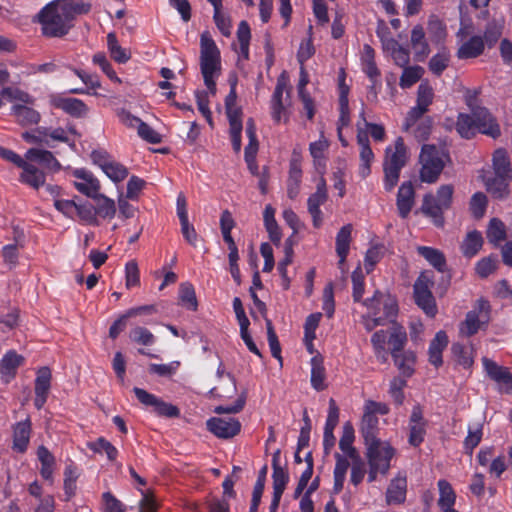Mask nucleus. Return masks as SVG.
Instances as JSON below:
<instances>
[{"mask_svg":"<svg viewBox=\"0 0 512 512\" xmlns=\"http://www.w3.org/2000/svg\"><path fill=\"white\" fill-rule=\"evenodd\" d=\"M91 4L83 0H53L37 14L41 33L47 38H62L74 27L78 15L88 14Z\"/></svg>","mask_w":512,"mask_h":512,"instance_id":"f257e3e1","label":"nucleus"},{"mask_svg":"<svg viewBox=\"0 0 512 512\" xmlns=\"http://www.w3.org/2000/svg\"><path fill=\"white\" fill-rule=\"evenodd\" d=\"M450 161L449 151L445 147L424 144L419 155L420 180L428 184L437 182L446 164Z\"/></svg>","mask_w":512,"mask_h":512,"instance_id":"f03ea898","label":"nucleus"},{"mask_svg":"<svg viewBox=\"0 0 512 512\" xmlns=\"http://www.w3.org/2000/svg\"><path fill=\"white\" fill-rule=\"evenodd\" d=\"M454 188L451 184L441 185L436 195L425 194L420 208L421 213L430 218L432 223L442 228L445 223L444 211L448 210L452 205Z\"/></svg>","mask_w":512,"mask_h":512,"instance_id":"7ed1b4c3","label":"nucleus"},{"mask_svg":"<svg viewBox=\"0 0 512 512\" xmlns=\"http://www.w3.org/2000/svg\"><path fill=\"white\" fill-rule=\"evenodd\" d=\"M434 286V272L422 271L413 285V297L416 305L423 310L428 317H435L438 312L435 298L431 288Z\"/></svg>","mask_w":512,"mask_h":512,"instance_id":"20e7f679","label":"nucleus"},{"mask_svg":"<svg viewBox=\"0 0 512 512\" xmlns=\"http://www.w3.org/2000/svg\"><path fill=\"white\" fill-rule=\"evenodd\" d=\"M490 302L481 297L474 308L467 312L465 320L460 325V333L466 337L474 336L479 330L486 328L490 321Z\"/></svg>","mask_w":512,"mask_h":512,"instance_id":"39448f33","label":"nucleus"},{"mask_svg":"<svg viewBox=\"0 0 512 512\" xmlns=\"http://www.w3.org/2000/svg\"><path fill=\"white\" fill-rule=\"evenodd\" d=\"M200 48L201 73L217 74L221 69L220 51L208 32L201 34Z\"/></svg>","mask_w":512,"mask_h":512,"instance_id":"423d86ee","label":"nucleus"},{"mask_svg":"<svg viewBox=\"0 0 512 512\" xmlns=\"http://www.w3.org/2000/svg\"><path fill=\"white\" fill-rule=\"evenodd\" d=\"M417 253L422 256L438 272L442 273L441 280L437 289L439 290V293L443 295L451 283V274L447 269V262L444 253L439 249L429 246H418Z\"/></svg>","mask_w":512,"mask_h":512,"instance_id":"0eeeda50","label":"nucleus"},{"mask_svg":"<svg viewBox=\"0 0 512 512\" xmlns=\"http://www.w3.org/2000/svg\"><path fill=\"white\" fill-rule=\"evenodd\" d=\"M362 304L371 311H379L384 324L397 323L395 318L398 313L397 301L380 291H375L373 296L362 301Z\"/></svg>","mask_w":512,"mask_h":512,"instance_id":"6e6552de","label":"nucleus"},{"mask_svg":"<svg viewBox=\"0 0 512 512\" xmlns=\"http://www.w3.org/2000/svg\"><path fill=\"white\" fill-rule=\"evenodd\" d=\"M286 92L287 99L290 98L289 77L286 71H283L277 78L276 86L270 100L271 117L275 123L288 121L287 108L283 102V94Z\"/></svg>","mask_w":512,"mask_h":512,"instance_id":"1a4fd4ad","label":"nucleus"},{"mask_svg":"<svg viewBox=\"0 0 512 512\" xmlns=\"http://www.w3.org/2000/svg\"><path fill=\"white\" fill-rule=\"evenodd\" d=\"M428 421L424 418L422 406L417 403L413 406L408 420V443L412 447H419L425 440Z\"/></svg>","mask_w":512,"mask_h":512,"instance_id":"9d476101","label":"nucleus"},{"mask_svg":"<svg viewBox=\"0 0 512 512\" xmlns=\"http://www.w3.org/2000/svg\"><path fill=\"white\" fill-rule=\"evenodd\" d=\"M328 197L326 179L319 177L316 191L307 199V210L312 218L313 227L316 229L320 228L323 224L324 217L320 207L327 202Z\"/></svg>","mask_w":512,"mask_h":512,"instance_id":"9b49d317","label":"nucleus"},{"mask_svg":"<svg viewBox=\"0 0 512 512\" xmlns=\"http://www.w3.org/2000/svg\"><path fill=\"white\" fill-rule=\"evenodd\" d=\"M133 392L141 404L146 407H152L153 411L158 416L175 418L180 415V410L177 406L163 401L161 398L142 388L134 387Z\"/></svg>","mask_w":512,"mask_h":512,"instance_id":"f8f14e48","label":"nucleus"},{"mask_svg":"<svg viewBox=\"0 0 512 512\" xmlns=\"http://www.w3.org/2000/svg\"><path fill=\"white\" fill-rule=\"evenodd\" d=\"M366 447L369 466L382 469V474H386L395 453L394 448L388 443H382L381 441Z\"/></svg>","mask_w":512,"mask_h":512,"instance_id":"ddd939ff","label":"nucleus"},{"mask_svg":"<svg viewBox=\"0 0 512 512\" xmlns=\"http://www.w3.org/2000/svg\"><path fill=\"white\" fill-rule=\"evenodd\" d=\"M207 430L220 439H230L241 431V423L233 417H212L206 422Z\"/></svg>","mask_w":512,"mask_h":512,"instance_id":"4468645a","label":"nucleus"},{"mask_svg":"<svg viewBox=\"0 0 512 512\" xmlns=\"http://www.w3.org/2000/svg\"><path fill=\"white\" fill-rule=\"evenodd\" d=\"M482 365L489 379L505 386V392L512 394V373L507 367L501 366L487 357L482 358Z\"/></svg>","mask_w":512,"mask_h":512,"instance_id":"2eb2a0df","label":"nucleus"},{"mask_svg":"<svg viewBox=\"0 0 512 512\" xmlns=\"http://www.w3.org/2000/svg\"><path fill=\"white\" fill-rule=\"evenodd\" d=\"M473 116L479 133L488 135L494 139L500 136V126L488 109L478 107L473 110Z\"/></svg>","mask_w":512,"mask_h":512,"instance_id":"dca6fc26","label":"nucleus"},{"mask_svg":"<svg viewBox=\"0 0 512 512\" xmlns=\"http://www.w3.org/2000/svg\"><path fill=\"white\" fill-rule=\"evenodd\" d=\"M51 387V371L48 367L38 370L35 379V399L34 406L40 410L47 401L48 393Z\"/></svg>","mask_w":512,"mask_h":512,"instance_id":"f3484780","label":"nucleus"},{"mask_svg":"<svg viewBox=\"0 0 512 512\" xmlns=\"http://www.w3.org/2000/svg\"><path fill=\"white\" fill-rule=\"evenodd\" d=\"M52 105L57 108L63 110L68 115L74 118H81L86 116L88 112V107L78 98H66L61 96H53L51 98Z\"/></svg>","mask_w":512,"mask_h":512,"instance_id":"a211bd4d","label":"nucleus"},{"mask_svg":"<svg viewBox=\"0 0 512 512\" xmlns=\"http://www.w3.org/2000/svg\"><path fill=\"white\" fill-rule=\"evenodd\" d=\"M32 431L30 418L17 422L13 426V444L12 449L17 453H25L28 449Z\"/></svg>","mask_w":512,"mask_h":512,"instance_id":"6ab92c4d","label":"nucleus"},{"mask_svg":"<svg viewBox=\"0 0 512 512\" xmlns=\"http://www.w3.org/2000/svg\"><path fill=\"white\" fill-rule=\"evenodd\" d=\"M415 203V190L411 181L403 182L398 190L396 205L399 216L405 219L409 216Z\"/></svg>","mask_w":512,"mask_h":512,"instance_id":"aec40b11","label":"nucleus"},{"mask_svg":"<svg viewBox=\"0 0 512 512\" xmlns=\"http://www.w3.org/2000/svg\"><path fill=\"white\" fill-rule=\"evenodd\" d=\"M73 175L77 179L83 180V182H75V188L82 194L96 198L100 189L99 181L93 176V174L85 169H76Z\"/></svg>","mask_w":512,"mask_h":512,"instance_id":"412c9836","label":"nucleus"},{"mask_svg":"<svg viewBox=\"0 0 512 512\" xmlns=\"http://www.w3.org/2000/svg\"><path fill=\"white\" fill-rule=\"evenodd\" d=\"M486 190L495 199H505L509 193V185L512 178L503 175L487 176L483 179Z\"/></svg>","mask_w":512,"mask_h":512,"instance_id":"4be33fe9","label":"nucleus"},{"mask_svg":"<svg viewBox=\"0 0 512 512\" xmlns=\"http://www.w3.org/2000/svg\"><path fill=\"white\" fill-rule=\"evenodd\" d=\"M390 151V147L386 148V157L383 166L402 170V168L406 165L408 160L407 149L402 137H398L396 139L394 151L391 154H389Z\"/></svg>","mask_w":512,"mask_h":512,"instance_id":"5701e85b","label":"nucleus"},{"mask_svg":"<svg viewBox=\"0 0 512 512\" xmlns=\"http://www.w3.org/2000/svg\"><path fill=\"white\" fill-rule=\"evenodd\" d=\"M449 340L445 331L440 330L431 340L428 348L429 362L435 368H439L443 364L442 353L448 346Z\"/></svg>","mask_w":512,"mask_h":512,"instance_id":"b1692460","label":"nucleus"},{"mask_svg":"<svg viewBox=\"0 0 512 512\" xmlns=\"http://www.w3.org/2000/svg\"><path fill=\"white\" fill-rule=\"evenodd\" d=\"M37 458L41 464L40 468V475L41 477L49 482L50 484H53L54 482V470L56 466V458L55 456L49 451V449L44 446L40 445L37 448Z\"/></svg>","mask_w":512,"mask_h":512,"instance_id":"393cba45","label":"nucleus"},{"mask_svg":"<svg viewBox=\"0 0 512 512\" xmlns=\"http://www.w3.org/2000/svg\"><path fill=\"white\" fill-rule=\"evenodd\" d=\"M407 479L406 477H395L391 480L386 490V502L388 505H400L406 500Z\"/></svg>","mask_w":512,"mask_h":512,"instance_id":"a878e982","label":"nucleus"},{"mask_svg":"<svg viewBox=\"0 0 512 512\" xmlns=\"http://www.w3.org/2000/svg\"><path fill=\"white\" fill-rule=\"evenodd\" d=\"M25 358L15 350L7 351L0 361V374L8 382L16 376L18 368L23 365Z\"/></svg>","mask_w":512,"mask_h":512,"instance_id":"bb28decb","label":"nucleus"},{"mask_svg":"<svg viewBox=\"0 0 512 512\" xmlns=\"http://www.w3.org/2000/svg\"><path fill=\"white\" fill-rule=\"evenodd\" d=\"M11 115L15 117L19 125L24 127L37 125L41 119L40 113L27 104H14L11 107Z\"/></svg>","mask_w":512,"mask_h":512,"instance_id":"cd10ccee","label":"nucleus"},{"mask_svg":"<svg viewBox=\"0 0 512 512\" xmlns=\"http://www.w3.org/2000/svg\"><path fill=\"white\" fill-rule=\"evenodd\" d=\"M245 131L248 138V144L244 149V159L246 164L251 166L254 164V158H256L259 149L257 127L253 118L247 119Z\"/></svg>","mask_w":512,"mask_h":512,"instance_id":"c85d7f7f","label":"nucleus"},{"mask_svg":"<svg viewBox=\"0 0 512 512\" xmlns=\"http://www.w3.org/2000/svg\"><path fill=\"white\" fill-rule=\"evenodd\" d=\"M378 424L379 420L377 416L363 414L361 419L360 433L364 439V443L366 446L373 444L375 445L376 442L381 441L378 437Z\"/></svg>","mask_w":512,"mask_h":512,"instance_id":"c756f323","label":"nucleus"},{"mask_svg":"<svg viewBox=\"0 0 512 512\" xmlns=\"http://www.w3.org/2000/svg\"><path fill=\"white\" fill-rule=\"evenodd\" d=\"M388 344L392 358L405 351L404 347L407 344V332L403 326L394 323L390 327Z\"/></svg>","mask_w":512,"mask_h":512,"instance_id":"7c9ffc66","label":"nucleus"},{"mask_svg":"<svg viewBox=\"0 0 512 512\" xmlns=\"http://www.w3.org/2000/svg\"><path fill=\"white\" fill-rule=\"evenodd\" d=\"M411 46L417 61H423L430 53L423 26L416 25L411 31Z\"/></svg>","mask_w":512,"mask_h":512,"instance_id":"2f4dec72","label":"nucleus"},{"mask_svg":"<svg viewBox=\"0 0 512 512\" xmlns=\"http://www.w3.org/2000/svg\"><path fill=\"white\" fill-rule=\"evenodd\" d=\"M485 49V42L481 36L475 35L465 41L457 50L458 59H472L480 56Z\"/></svg>","mask_w":512,"mask_h":512,"instance_id":"473e14b6","label":"nucleus"},{"mask_svg":"<svg viewBox=\"0 0 512 512\" xmlns=\"http://www.w3.org/2000/svg\"><path fill=\"white\" fill-rule=\"evenodd\" d=\"M25 157L27 160L37 162L52 171H58L61 168L59 161L55 158L53 153L48 150L30 148L26 152Z\"/></svg>","mask_w":512,"mask_h":512,"instance_id":"72a5a7b5","label":"nucleus"},{"mask_svg":"<svg viewBox=\"0 0 512 512\" xmlns=\"http://www.w3.org/2000/svg\"><path fill=\"white\" fill-rule=\"evenodd\" d=\"M355 440V431L351 422H345L342 427V435L339 441L340 450L349 458L357 459L359 453L353 446Z\"/></svg>","mask_w":512,"mask_h":512,"instance_id":"f704fd0d","label":"nucleus"},{"mask_svg":"<svg viewBox=\"0 0 512 512\" xmlns=\"http://www.w3.org/2000/svg\"><path fill=\"white\" fill-rule=\"evenodd\" d=\"M301 179V163L297 159H292L289 165V176L287 181V196L291 200H294L300 192Z\"/></svg>","mask_w":512,"mask_h":512,"instance_id":"c9c22d12","label":"nucleus"},{"mask_svg":"<svg viewBox=\"0 0 512 512\" xmlns=\"http://www.w3.org/2000/svg\"><path fill=\"white\" fill-rule=\"evenodd\" d=\"M483 243L484 240L480 231H470L461 244V252L465 257L472 258L481 250Z\"/></svg>","mask_w":512,"mask_h":512,"instance_id":"e433bc0d","label":"nucleus"},{"mask_svg":"<svg viewBox=\"0 0 512 512\" xmlns=\"http://www.w3.org/2000/svg\"><path fill=\"white\" fill-rule=\"evenodd\" d=\"M45 179L46 177L44 172L39 170L33 164L27 163L26 166L22 168L20 181L24 184H27L35 189H39L45 184Z\"/></svg>","mask_w":512,"mask_h":512,"instance_id":"4c0bfd02","label":"nucleus"},{"mask_svg":"<svg viewBox=\"0 0 512 512\" xmlns=\"http://www.w3.org/2000/svg\"><path fill=\"white\" fill-rule=\"evenodd\" d=\"M393 361L402 377L410 378L414 374L416 354L413 351L406 350L394 357Z\"/></svg>","mask_w":512,"mask_h":512,"instance_id":"58836bf2","label":"nucleus"},{"mask_svg":"<svg viewBox=\"0 0 512 512\" xmlns=\"http://www.w3.org/2000/svg\"><path fill=\"white\" fill-rule=\"evenodd\" d=\"M326 379V371L323 365V360L321 357L314 356L311 359V386L316 391H323L326 389L327 385L325 384Z\"/></svg>","mask_w":512,"mask_h":512,"instance_id":"ea45409f","label":"nucleus"},{"mask_svg":"<svg viewBox=\"0 0 512 512\" xmlns=\"http://www.w3.org/2000/svg\"><path fill=\"white\" fill-rule=\"evenodd\" d=\"M492 164L494 174L512 178L511 162L505 149L499 148L494 151Z\"/></svg>","mask_w":512,"mask_h":512,"instance_id":"a19ab883","label":"nucleus"},{"mask_svg":"<svg viewBox=\"0 0 512 512\" xmlns=\"http://www.w3.org/2000/svg\"><path fill=\"white\" fill-rule=\"evenodd\" d=\"M79 477V472L77 466L74 464V462H70L65 466L64 469V483H63V489L65 493V501H69L72 497L75 496L76 489H77V479Z\"/></svg>","mask_w":512,"mask_h":512,"instance_id":"79ce46f5","label":"nucleus"},{"mask_svg":"<svg viewBox=\"0 0 512 512\" xmlns=\"http://www.w3.org/2000/svg\"><path fill=\"white\" fill-rule=\"evenodd\" d=\"M437 486L439 489L438 506L440 509H453L456 502V493L451 484L445 479H440Z\"/></svg>","mask_w":512,"mask_h":512,"instance_id":"37998d69","label":"nucleus"},{"mask_svg":"<svg viewBox=\"0 0 512 512\" xmlns=\"http://www.w3.org/2000/svg\"><path fill=\"white\" fill-rule=\"evenodd\" d=\"M456 130L462 138H473L478 132L473 114L459 113Z\"/></svg>","mask_w":512,"mask_h":512,"instance_id":"c03bdc74","label":"nucleus"},{"mask_svg":"<svg viewBox=\"0 0 512 512\" xmlns=\"http://www.w3.org/2000/svg\"><path fill=\"white\" fill-rule=\"evenodd\" d=\"M486 236L489 243L498 246L507 237L506 226L499 218H492L489 221Z\"/></svg>","mask_w":512,"mask_h":512,"instance_id":"a18cd8bd","label":"nucleus"},{"mask_svg":"<svg viewBox=\"0 0 512 512\" xmlns=\"http://www.w3.org/2000/svg\"><path fill=\"white\" fill-rule=\"evenodd\" d=\"M352 230V224H346L338 231L336 235V253L338 257L343 258L349 254Z\"/></svg>","mask_w":512,"mask_h":512,"instance_id":"49530a36","label":"nucleus"},{"mask_svg":"<svg viewBox=\"0 0 512 512\" xmlns=\"http://www.w3.org/2000/svg\"><path fill=\"white\" fill-rule=\"evenodd\" d=\"M179 300L181 304L188 310L196 311L198 308V301L194 286L189 282L180 284L179 287Z\"/></svg>","mask_w":512,"mask_h":512,"instance_id":"de8ad7c7","label":"nucleus"},{"mask_svg":"<svg viewBox=\"0 0 512 512\" xmlns=\"http://www.w3.org/2000/svg\"><path fill=\"white\" fill-rule=\"evenodd\" d=\"M483 436V425L478 423L469 426L468 434L464 439L463 446L466 454L472 455L474 449L480 444Z\"/></svg>","mask_w":512,"mask_h":512,"instance_id":"09e8293b","label":"nucleus"},{"mask_svg":"<svg viewBox=\"0 0 512 512\" xmlns=\"http://www.w3.org/2000/svg\"><path fill=\"white\" fill-rule=\"evenodd\" d=\"M407 386V378L402 376L394 377L390 381L389 395L393 399L394 404L399 407L403 405L405 400L404 388Z\"/></svg>","mask_w":512,"mask_h":512,"instance_id":"8fccbe9b","label":"nucleus"},{"mask_svg":"<svg viewBox=\"0 0 512 512\" xmlns=\"http://www.w3.org/2000/svg\"><path fill=\"white\" fill-rule=\"evenodd\" d=\"M450 54L446 49L437 52L428 63L429 70L436 76H441L449 66Z\"/></svg>","mask_w":512,"mask_h":512,"instance_id":"3c124183","label":"nucleus"},{"mask_svg":"<svg viewBox=\"0 0 512 512\" xmlns=\"http://www.w3.org/2000/svg\"><path fill=\"white\" fill-rule=\"evenodd\" d=\"M129 338L132 342L142 346H152L156 342L154 334L143 326H136L129 332Z\"/></svg>","mask_w":512,"mask_h":512,"instance_id":"603ef678","label":"nucleus"},{"mask_svg":"<svg viewBox=\"0 0 512 512\" xmlns=\"http://www.w3.org/2000/svg\"><path fill=\"white\" fill-rule=\"evenodd\" d=\"M280 451L277 450L272 455V480L273 485L286 487L289 482V474L288 472L280 466Z\"/></svg>","mask_w":512,"mask_h":512,"instance_id":"864d4df0","label":"nucleus"},{"mask_svg":"<svg viewBox=\"0 0 512 512\" xmlns=\"http://www.w3.org/2000/svg\"><path fill=\"white\" fill-rule=\"evenodd\" d=\"M94 453H105L109 461H115L118 457V449L104 437H99L89 445Z\"/></svg>","mask_w":512,"mask_h":512,"instance_id":"5fc2aeb1","label":"nucleus"},{"mask_svg":"<svg viewBox=\"0 0 512 512\" xmlns=\"http://www.w3.org/2000/svg\"><path fill=\"white\" fill-rule=\"evenodd\" d=\"M107 47L111 57L118 63H126L129 60V55L123 49L117 40L115 33L111 32L107 35Z\"/></svg>","mask_w":512,"mask_h":512,"instance_id":"6e6d98bb","label":"nucleus"},{"mask_svg":"<svg viewBox=\"0 0 512 512\" xmlns=\"http://www.w3.org/2000/svg\"><path fill=\"white\" fill-rule=\"evenodd\" d=\"M352 297L354 302H361L365 291V276L361 266H358L351 275Z\"/></svg>","mask_w":512,"mask_h":512,"instance_id":"4d7b16f0","label":"nucleus"},{"mask_svg":"<svg viewBox=\"0 0 512 512\" xmlns=\"http://www.w3.org/2000/svg\"><path fill=\"white\" fill-rule=\"evenodd\" d=\"M488 199L483 192H476L472 195L469 203V209L475 219L484 216L487 209Z\"/></svg>","mask_w":512,"mask_h":512,"instance_id":"13d9d810","label":"nucleus"},{"mask_svg":"<svg viewBox=\"0 0 512 512\" xmlns=\"http://www.w3.org/2000/svg\"><path fill=\"white\" fill-rule=\"evenodd\" d=\"M315 54V47L312 39V26L309 27V37L300 43L297 51V61L301 66Z\"/></svg>","mask_w":512,"mask_h":512,"instance_id":"bf43d9fd","label":"nucleus"},{"mask_svg":"<svg viewBox=\"0 0 512 512\" xmlns=\"http://www.w3.org/2000/svg\"><path fill=\"white\" fill-rule=\"evenodd\" d=\"M451 352L455 357L456 362L462 367L468 369L473 365V357L463 344L453 343L451 346Z\"/></svg>","mask_w":512,"mask_h":512,"instance_id":"052dcab7","label":"nucleus"},{"mask_svg":"<svg viewBox=\"0 0 512 512\" xmlns=\"http://www.w3.org/2000/svg\"><path fill=\"white\" fill-rule=\"evenodd\" d=\"M422 68L419 66L405 67L400 77L399 85L403 89L410 88L421 78Z\"/></svg>","mask_w":512,"mask_h":512,"instance_id":"680f3d73","label":"nucleus"},{"mask_svg":"<svg viewBox=\"0 0 512 512\" xmlns=\"http://www.w3.org/2000/svg\"><path fill=\"white\" fill-rule=\"evenodd\" d=\"M96 216H100L102 218H113L116 214L115 202L104 196L100 195L98 198L97 206L95 207Z\"/></svg>","mask_w":512,"mask_h":512,"instance_id":"e2e57ef3","label":"nucleus"},{"mask_svg":"<svg viewBox=\"0 0 512 512\" xmlns=\"http://www.w3.org/2000/svg\"><path fill=\"white\" fill-rule=\"evenodd\" d=\"M103 172L115 183L123 181L128 176V169L115 160L110 162Z\"/></svg>","mask_w":512,"mask_h":512,"instance_id":"0e129e2a","label":"nucleus"},{"mask_svg":"<svg viewBox=\"0 0 512 512\" xmlns=\"http://www.w3.org/2000/svg\"><path fill=\"white\" fill-rule=\"evenodd\" d=\"M497 269V259L490 255L480 259L475 265V271L480 278H487Z\"/></svg>","mask_w":512,"mask_h":512,"instance_id":"69168bd1","label":"nucleus"},{"mask_svg":"<svg viewBox=\"0 0 512 512\" xmlns=\"http://www.w3.org/2000/svg\"><path fill=\"white\" fill-rule=\"evenodd\" d=\"M434 98V90L428 82H421L417 90V105L426 108L432 104Z\"/></svg>","mask_w":512,"mask_h":512,"instance_id":"338daca9","label":"nucleus"},{"mask_svg":"<svg viewBox=\"0 0 512 512\" xmlns=\"http://www.w3.org/2000/svg\"><path fill=\"white\" fill-rule=\"evenodd\" d=\"M103 512H126L124 504L118 500L111 492L102 494Z\"/></svg>","mask_w":512,"mask_h":512,"instance_id":"774afa93","label":"nucleus"}]
</instances>
